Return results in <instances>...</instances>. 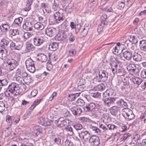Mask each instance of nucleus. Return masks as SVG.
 I'll return each instance as SVG.
<instances>
[{
	"mask_svg": "<svg viewBox=\"0 0 146 146\" xmlns=\"http://www.w3.org/2000/svg\"><path fill=\"white\" fill-rule=\"evenodd\" d=\"M7 90L10 92L9 95L13 97L22 94L21 89L15 82H12L9 85Z\"/></svg>",
	"mask_w": 146,
	"mask_h": 146,
	"instance_id": "1",
	"label": "nucleus"
},
{
	"mask_svg": "<svg viewBox=\"0 0 146 146\" xmlns=\"http://www.w3.org/2000/svg\"><path fill=\"white\" fill-rule=\"evenodd\" d=\"M110 64L112 71L114 74H117L118 76H121L123 75V70L120 67H118V64L116 62L111 61Z\"/></svg>",
	"mask_w": 146,
	"mask_h": 146,
	"instance_id": "2",
	"label": "nucleus"
},
{
	"mask_svg": "<svg viewBox=\"0 0 146 146\" xmlns=\"http://www.w3.org/2000/svg\"><path fill=\"white\" fill-rule=\"evenodd\" d=\"M25 65L27 70L29 72L33 73L35 71L34 61L31 58H28L25 61Z\"/></svg>",
	"mask_w": 146,
	"mask_h": 146,
	"instance_id": "3",
	"label": "nucleus"
},
{
	"mask_svg": "<svg viewBox=\"0 0 146 146\" xmlns=\"http://www.w3.org/2000/svg\"><path fill=\"white\" fill-rule=\"evenodd\" d=\"M70 104L69 108L73 115L78 116L81 113L82 110L80 108L74 105L72 102H70Z\"/></svg>",
	"mask_w": 146,
	"mask_h": 146,
	"instance_id": "4",
	"label": "nucleus"
},
{
	"mask_svg": "<svg viewBox=\"0 0 146 146\" xmlns=\"http://www.w3.org/2000/svg\"><path fill=\"white\" fill-rule=\"evenodd\" d=\"M6 63L8 68L11 70H13L15 68L18 64V62L13 59L7 60L6 61Z\"/></svg>",
	"mask_w": 146,
	"mask_h": 146,
	"instance_id": "5",
	"label": "nucleus"
},
{
	"mask_svg": "<svg viewBox=\"0 0 146 146\" xmlns=\"http://www.w3.org/2000/svg\"><path fill=\"white\" fill-rule=\"evenodd\" d=\"M123 114L125 118L129 120L133 119L135 117V115L132 111L129 109H124Z\"/></svg>",
	"mask_w": 146,
	"mask_h": 146,
	"instance_id": "6",
	"label": "nucleus"
},
{
	"mask_svg": "<svg viewBox=\"0 0 146 146\" xmlns=\"http://www.w3.org/2000/svg\"><path fill=\"white\" fill-rule=\"evenodd\" d=\"M44 41L43 37L40 35H37L33 39L34 44L37 46L41 45Z\"/></svg>",
	"mask_w": 146,
	"mask_h": 146,
	"instance_id": "7",
	"label": "nucleus"
},
{
	"mask_svg": "<svg viewBox=\"0 0 146 146\" xmlns=\"http://www.w3.org/2000/svg\"><path fill=\"white\" fill-rule=\"evenodd\" d=\"M21 75L23 78V80L26 84L29 85L32 82L31 76L30 75L28 74L26 72H23Z\"/></svg>",
	"mask_w": 146,
	"mask_h": 146,
	"instance_id": "8",
	"label": "nucleus"
},
{
	"mask_svg": "<svg viewBox=\"0 0 146 146\" xmlns=\"http://www.w3.org/2000/svg\"><path fill=\"white\" fill-rule=\"evenodd\" d=\"M127 69L133 75H137L139 72V69L134 64L129 65L127 67Z\"/></svg>",
	"mask_w": 146,
	"mask_h": 146,
	"instance_id": "9",
	"label": "nucleus"
},
{
	"mask_svg": "<svg viewBox=\"0 0 146 146\" xmlns=\"http://www.w3.org/2000/svg\"><path fill=\"white\" fill-rule=\"evenodd\" d=\"M89 140V142L93 146H97L100 144V139L98 136H92L90 138Z\"/></svg>",
	"mask_w": 146,
	"mask_h": 146,
	"instance_id": "10",
	"label": "nucleus"
},
{
	"mask_svg": "<svg viewBox=\"0 0 146 146\" xmlns=\"http://www.w3.org/2000/svg\"><path fill=\"white\" fill-rule=\"evenodd\" d=\"M54 16L55 22L57 23H60L64 20V17L62 14L58 11L55 12L54 14Z\"/></svg>",
	"mask_w": 146,
	"mask_h": 146,
	"instance_id": "11",
	"label": "nucleus"
},
{
	"mask_svg": "<svg viewBox=\"0 0 146 146\" xmlns=\"http://www.w3.org/2000/svg\"><path fill=\"white\" fill-rule=\"evenodd\" d=\"M107 15L105 14H103L100 17L101 23L100 25L98 28V31L100 32L103 29V27L106 25V20L107 18Z\"/></svg>",
	"mask_w": 146,
	"mask_h": 146,
	"instance_id": "12",
	"label": "nucleus"
},
{
	"mask_svg": "<svg viewBox=\"0 0 146 146\" xmlns=\"http://www.w3.org/2000/svg\"><path fill=\"white\" fill-rule=\"evenodd\" d=\"M78 134L81 138H82L85 141L88 140L90 137V133L87 131H82L81 132L79 133Z\"/></svg>",
	"mask_w": 146,
	"mask_h": 146,
	"instance_id": "13",
	"label": "nucleus"
},
{
	"mask_svg": "<svg viewBox=\"0 0 146 146\" xmlns=\"http://www.w3.org/2000/svg\"><path fill=\"white\" fill-rule=\"evenodd\" d=\"M23 71H21L19 68L17 69L15 72V76L16 80L18 82L21 83L22 82L23 78L22 77V73Z\"/></svg>",
	"mask_w": 146,
	"mask_h": 146,
	"instance_id": "14",
	"label": "nucleus"
},
{
	"mask_svg": "<svg viewBox=\"0 0 146 146\" xmlns=\"http://www.w3.org/2000/svg\"><path fill=\"white\" fill-rule=\"evenodd\" d=\"M99 76L102 79V81L106 82L107 80L108 74L107 72L104 70H102L98 72Z\"/></svg>",
	"mask_w": 146,
	"mask_h": 146,
	"instance_id": "15",
	"label": "nucleus"
},
{
	"mask_svg": "<svg viewBox=\"0 0 146 146\" xmlns=\"http://www.w3.org/2000/svg\"><path fill=\"white\" fill-rule=\"evenodd\" d=\"M96 107V105L94 103H90L89 104L86 105L83 108L84 111L86 112L89 111L93 110Z\"/></svg>",
	"mask_w": 146,
	"mask_h": 146,
	"instance_id": "16",
	"label": "nucleus"
},
{
	"mask_svg": "<svg viewBox=\"0 0 146 146\" xmlns=\"http://www.w3.org/2000/svg\"><path fill=\"white\" fill-rule=\"evenodd\" d=\"M123 54L124 57L128 60H131L133 57L132 52L131 51L126 50Z\"/></svg>",
	"mask_w": 146,
	"mask_h": 146,
	"instance_id": "17",
	"label": "nucleus"
},
{
	"mask_svg": "<svg viewBox=\"0 0 146 146\" xmlns=\"http://www.w3.org/2000/svg\"><path fill=\"white\" fill-rule=\"evenodd\" d=\"M62 119L60 118L59 119L58 121H57V125L59 127H63L64 126L67 125L69 123V120L67 119H65L63 120H61Z\"/></svg>",
	"mask_w": 146,
	"mask_h": 146,
	"instance_id": "18",
	"label": "nucleus"
},
{
	"mask_svg": "<svg viewBox=\"0 0 146 146\" xmlns=\"http://www.w3.org/2000/svg\"><path fill=\"white\" fill-rule=\"evenodd\" d=\"M110 111L111 113L113 115H116L120 112L119 108L115 106H112Z\"/></svg>",
	"mask_w": 146,
	"mask_h": 146,
	"instance_id": "19",
	"label": "nucleus"
},
{
	"mask_svg": "<svg viewBox=\"0 0 146 146\" xmlns=\"http://www.w3.org/2000/svg\"><path fill=\"white\" fill-rule=\"evenodd\" d=\"M23 29L27 31H31L33 30V26L31 22H27L23 25Z\"/></svg>",
	"mask_w": 146,
	"mask_h": 146,
	"instance_id": "20",
	"label": "nucleus"
},
{
	"mask_svg": "<svg viewBox=\"0 0 146 146\" xmlns=\"http://www.w3.org/2000/svg\"><path fill=\"white\" fill-rule=\"evenodd\" d=\"M117 99L116 98H114L112 97L109 98L107 99H105L104 100L105 104L110 107L112 104Z\"/></svg>",
	"mask_w": 146,
	"mask_h": 146,
	"instance_id": "21",
	"label": "nucleus"
},
{
	"mask_svg": "<svg viewBox=\"0 0 146 146\" xmlns=\"http://www.w3.org/2000/svg\"><path fill=\"white\" fill-rule=\"evenodd\" d=\"M0 29L2 32H6L9 29L10 26L7 23H3L0 25Z\"/></svg>",
	"mask_w": 146,
	"mask_h": 146,
	"instance_id": "22",
	"label": "nucleus"
},
{
	"mask_svg": "<svg viewBox=\"0 0 146 146\" xmlns=\"http://www.w3.org/2000/svg\"><path fill=\"white\" fill-rule=\"evenodd\" d=\"M55 31L54 29L49 28L46 29L45 33L47 36L51 37L55 35Z\"/></svg>",
	"mask_w": 146,
	"mask_h": 146,
	"instance_id": "23",
	"label": "nucleus"
},
{
	"mask_svg": "<svg viewBox=\"0 0 146 146\" xmlns=\"http://www.w3.org/2000/svg\"><path fill=\"white\" fill-rule=\"evenodd\" d=\"M139 47L140 49L144 52H146V40H142L139 41Z\"/></svg>",
	"mask_w": 146,
	"mask_h": 146,
	"instance_id": "24",
	"label": "nucleus"
},
{
	"mask_svg": "<svg viewBox=\"0 0 146 146\" xmlns=\"http://www.w3.org/2000/svg\"><path fill=\"white\" fill-rule=\"evenodd\" d=\"M58 48V44L56 42H53L49 45L48 49L54 51L55 50Z\"/></svg>",
	"mask_w": 146,
	"mask_h": 146,
	"instance_id": "25",
	"label": "nucleus"
},
{
	"mask_svg": "<svg viewBox=\"0 0 146 146\" xmlns=\"http://www.w3.org/2000/svg\"><path fill=\"white\" fill-rule=\"evenodd\" d=\"M131 80L135 84L139 86L142 82V80L140 78L137 77H133L131 79Z\"/></svg>",
	"mask_w": 146,
	"mask_h": 146,
	"instance_id": "26",
	"label": "nucleus"
},
{
	"mask_svg": "<svg viewBox=\"0 0 146 146\" xmlns=\"http://www.w3.org/2000/svg\"><path fill=\"white\" fill-rule=\"evenodd\" d=\"M8 40L5 39H2L1 40L0 42V46L3 48H6L9 43Z\"/></svg>",
	"mask_w": 146,
	"mask_h": 146,
	"instance_id": "27",
	"label": "nucleus"
},
{
	"mask_svg": "<svg viewBox=\"0 0 146 146\" xmlns=\"http://www.w3.org/2000/svg\"><path fill=\"white\" fill-rule=\"evenodd\" d=\"M47 59V57L43 54H40L38 55V59L42 62H45Z\"/></svg>",
	"mask_w": 146,
	"mask_h": 146,
	"instance_id": "28",
	"label": "nucleus"
},
{
	"mask_svg": "<svg viewBox=\"0 0 146 146\" xmlns=\"http://www.w3.org/2000/svg\"><path fill=\"white\" fill-rule=\"evenodd\" d=\"M133 60L137 62H140L141 61L142 59L141 55L138 53H135L134 55H133Z\"/></svg>",
	"mask_w": 146,
	"mask_h": 146,
	"instance_id": "29",
	"label": "nucleus"
},
{
	"mask_svg": "<svg viewBox=\"0 0 146 146\" xmlns=\"http://www.w3.org/2000/svg\"><path fill=\"white\" fill-rule=\"evenodd\" d=\"M26 49L29 52L33 50L35 48L33 45L29 42H26Z\"/></svg>",
	"mask_w": 146,
	"mask_h": 146,
	"instance_id": "30",
	"label": "nucleus"
},
{
	"mask_svg": "<svg viewBox=\"0 0 146 146\" xmlns=\"http://www.w3.org/2000/svg\"><path fill=\"white\" fill-rule=\"evenodd\" d=\"M102 119L105 123L108 122L110 120V118L109 117V114L107 113L103 114L102 115Z\"/></svg>",
	"mask_w": 146,
	"mask_h": 146,
	"instance_id": "31",
	"label": "nucleus"
},
{
	"mask_svg": "<svg viewBox=\"0 0 146 146\" xmlns=\"http://www.w3.org/2000/svg\"><path fill=\"white\" fill-rule=\"evenodd\" d=\"M34 27L35 29L40 30L43 29L44 28L43 24L39 22H38L35 24Z\"/></svg>",
	"mask_w": 146,
	"mask_h": 146,
	"instance_id": "32",
	"label": "nucleus"
},
{
	"mask_svg": "<svg viewBox=\"0 0 146 146\" xmlns=\"http://www.w3.org/2000/svg\"><path fill=\"white\" fill-rule=\"evenodd\" d=\"M42 99H39L35 100L33 104L31 105V109H33L35 108L42 101Z\"/></svg>",
	"mask_w": 146,
	"mask_h": 146,
	"instance_id": "33",
	"label": "nucleus"
},
{
	"mask_svg": "<svg viewBox=\"0 0 146 146\" xmlns=\"http://www.w3.org/2000/svg\"><path fill=\"white\" fill-rule=\"evenodd\" d=\"M26 3V6L27 7L25 10L29 11L31 9V5L32 3V0H24Z\"/></svg>",
	"mask_w": 146,
	"mask_h": 146,
	"instance_id": "34",
	"label": "nucleus"
},
{
	"mask_svg": "<svg viewBox=\"0 0 146 146\" xmlns=\"http://www.w3.org/2000/svg\"><path fill=\"white\" fill-rule=\"evenodd\" d=\"M128 40H129L130 42H131L132 44H136L138 42L137 39L135 38V37L132 35H130L129 36Z\"/></svg>",
	"mask_w": 146,
	"mask_h": 146,
	"instance_id": "35",
	"label": "nucleus"
},
{
	"mask_svg": "<svg viewBox=\"0 0 146 146\" xmlns=\"http://www.w3.org/2000/svg\"><path fill=\"white\" fill-rule=\"evenodd\" d=\"M105 88V86L104 84L101 83L99 85L96 86L95 88L97 90L100 91H102L104 90Z\"/></svg>",
	"mask_w": 146,
	"mask_h": 146,
	"instance_id": "36",
	"label": "nucleus"
},
{
	"mask_svg": "<svg viewBox=\"0 0 146 146\" xmlns=\"http://www.w3.org/2000/svg\"><path fill=\"white\" fill-rule=\"evenodd\" d=\"M6 121L8 123H10L11 125V123L14 120V117L13 116H10L9 115H7L6 116Z\"/></svg>",
	"mask_w": 146,
	"mask_h": 146,
	"instance_id": "37",
	"label": "nucleus"
},
{
	"mask_svg": "<svg viewBox=\"0 0 146 146\" xmlns=\"http://www.w3.org/2000/svg\"><path fill=\"white\" fill-rule=\"evenodd\" d=\"M34 129L35 130V133L36 135H38L42 132L41 127L39 126L36 125L35 126Z\"/></svg>",
	"mask_w": 146,
	"mask_h": 146,
	"instance_id": "38",
	"label": "nucleus"
},
{
	"mask_svg": "<svg viewBox=\"0 0 146 146\" xmlns=\"http://www.w3.org/2000/svg\"><path fill=\"white\" fill-rule=\"evenodd\" d=\"M23 18L21 17H19L15 19L13 23V25L16 24L18 25L21 24Z\"/></svg>",
	"mask_w": 146,
	"mask_h": 146,
	"instance_id": "39",
	"label": "nucleus"
},
{
	"mask_svg": "<svg viewBox=\"0 0 146 146\" xmlns=\"http://www.w3.org/2000/svg\"><path fill=\"white\" fill-rule=\"evenodd\" d=\"M90 128L92 129L95 133L99 134L100 133V131L99 129L96 127L92 126L91 125L90 127Z\"/></svg>",
	"mask_w": 146,
	"mask_h": 146,
	"instance_id": "40",
	"label": "nucleus"
},
{
	"mask_svg": "<svg viewBox=\"0 0 146 146\" xmlns=\"http://www.w3.org/2000/svg\"><path fill=\"white\" fill-rule=\"evenodd\" d=\"M84 104V100L81 99H78L76 101V104L77 106H82Z\"/></svg>",
	"mask_w": 146,
	"mask_h": 146,
	"instance_id": "41",
	"label": "nucleus"
},
{
	"mask_svg": "<svg viewBox=\"0 0 146 146\" xmlns=\"http://www.w3.org/2000/svg\"><path fill=\"white\" fill-rule=\"evenodd\" d=\"M61 113L64 117H67L69 115V112L66 109L64 108L61 110Z\"/></svg>",
	"mask_w": 146,
	"mask_h": 146,
	"instance_id": "42",
	"label": "nucleus"
},
{
	"mask_svg": "<svg viewBox=\"0 0 146 146\" xmlns=\"http://www.w3.org/2000/svg\"><path fill=\"white\" fill-rule=\"evenodd\" d=\"M7 56V54L3 50H1L0 51V58L4 60L5 59Z\"/></svg>",
	"mask_w": 146,
	"mask_h": 146,
	"instance_id": "43",
	"label": "nucleus"
},
{
	"mask_svg": "<svg viewBox=\"0 0 146 146\" xmlns=\"http://www.w3.org/2000/svg\"><path fill=\"white\" fill-rule=\"evenodd\" d=\"M10 48L12 50H19V49L18 48V46L16 45L15 43L13 42H12L10 43Z\"/></svg>",
	"mask_w": 146,
	"mask_h": 146,
	"instance_id": "44",
	"label": "nucleus"
},
{
	"mask_svg": "<svg viewBox=\"0 0 146 146\" xmlns=\"http://www.w3.org/2000/svg\"><path fill=\"white\" fill-rule=\"evenodd\" d=\"M117 46H115L113 49L112 50L114 54H120L123 50L122 49L120 50L117 49Z\"/></svg>",
	"mask_w": 146,
	"mask_h": 146,
	"instance_id": "45",
	"label": "nucleus"
},
{
	"mask_svg": "<svg viewBox=\"0 0 146 146\" xmlns=\"http://www.w3.org/2000/svg\"><path fill=\"white\" fill-rule=\"evenodd\" d=\"M68 52L69 55L71 56H74L76 53V50L74 49L69 50Z\"/></svg>",
	"mask_w": 146,
	"mask_h": 146,
	"instance_id": "46",
	"label": "nucleus"
},
{
	"mask_svg": "<svg viewBox=\"0 0 146 146\" xmlns=\"http://www.w3.org/2000/svg\"><path fill=\"white\" fill-rule=\"evenodd\" d=\"M108 95L110 96H114L115 95V93L114 91L111 89H110L107 90Z\"/></svg>",
	"mask_w": 146,
	"mask_h": 146,
	"instance_id": "47",
	"label": "nucleus"
},
{
	"mask_svg": "<svg viewBox=\"0 0 146 146\" xmlns=\"http://www.w3.org/2000/svg\"><path fill=\"white\" fill-rule=\"evenodd\" d=\"M5 109V105L2 101L0 102V112H3Z\"/></svg>",
	"mask_w": 146,
	"mask_h": 146,
	"instance_id": "48",
	"label": "nucleus"
},
{
	"mask_svg": "<svg viewBox=\"0 0 146 146\" xmlns=\"http://www.w3.org/2000/svg\"><path fill=\"white\" fill-rule=\"evenodd\" d=\"M131 134L130 133H126L124 134L123 136L120 138L119 141H123V140H126L128 137L130 136Z\"/></svg>",
	"mask_w": 146,
	"mask_h": 146,
	"instance_id": "49",
	"label": "nucleus"
},
{
	"mask_svg": "<svg viewBox=\"0 0 146 146\" xmlns=\"http://www.w3.org/2000/svg\"><path fill=\"white\" fill-rule=\"evenodd\" d=\"M99 127L102 129L104 131H106L108 129V125L102 123L99 124Z\"/></svg>",
	"mask_w": 146,
	"mask_h": 146,
	"instance_id": "50",
	"label": "nucleus"
},
{
	"mask_svg": "<svg viewBox=\"0 0 146 146\" xmlns=\"http://www.w3.org/2000/svg\"><path fill=\"white\" fill-rule=\"evenodd\" d=\"M93 80L95 82H100L101 81H102V80L100 76H99L98 74H97L96 75L93 79Z\"/></svg>",
	"mask_w": 146,
	"mask_h": 146,
	"instance_id": "51",
	"label": "nucleus"
},
{
	"mask_svg": "<svg viewBox=\"0 0 146 146\" xmlns=\"http://www.w3.org/2000/svg\"><path fill=\"white\" fill-rule=\"evenodd\" d=\"M125 4L123 2H119L117 5V8L119 9H123L125 6Z\"/></svg>",
	"mask_w": 146,
	"mask_h": 146,
	"instance_id": "52",
	"label": "nucleus"
},
{
	"mask_svg": "<svg viewBox=\"0 0 146 146\" xmlns=\"http://www.w3.org/2000/svg\"><path fill=\"white\" fill-rule=\"evenodd\" d=\"M40 119L41 122H42V124L44 126H46L49 125L48 124H47L46 118H44L43 117H41Z\"/></svg>",
	"mask_w": 146,
	"mask_h": 146,
	"instance_id": "53",
	"label": "nucleus"
},
{
	"mask_svg": "<svg viewBox=\"0 0 146 146\" xmlns=\"http://www.w3.org/2000/svg\"><path fill=\"white\" fill-rule=\"evenodd\" d=\"M33 35V34L28 32H25L23 35L24 38L26 39H28Z\"/></svg>",
	"mask_w": 146,
	"mask_h": 146,
	"instance_id": "54",
	"label": "nucleus"
},
{
	"mask_svg": "<svg viewBox=\"0 0 146 146\" xmlns=\"http://www.w3.org/2000/svg\"><path fill=\"white\" fill-rule=\"evenodd\" d=\"M61 33H58L55 36V39L58 40H64Z\"/></svg>",
	"mask_w": 146,
	"mask_h": 146,
	"instance_id": "55",
	"label": "nucleus"
},
{
	"mask_svg": "<svg viewBox=\"0 0 146 146\" xmlns=\"http://www.w3.org/2000/svg\"><path fill=\"white\" fill-rule=\"evenodd\" d=\"M74 127L76 130H80L82 128V125L79 123H76L74 125Z\"/></svg>",
	"mask_w": 146,
	"mask_h": 146,
	"instance_id": "56",
	"label": "nucleus"
},
{
	"mask_svg": "<svg viewBox=\"0 0 146 146\" xmlns=\"http://www.w3.org/2000/svg\"><path fill=\"white\" fill-rule=\"evenodd\" d=\"M79 81L78 83V85L80 86H83L86 83L85 80L83 79H79Z\"/></svg>",
	"mask_w": 146,
	"mask_h": 146,
	"instance_id": "57",
	"label": "nucleus"
},
{
	"mask_svg": "<svg viewBox=\"0 0 146 146\" xmlns=\"http://www.w3.org/2000/svg\"><path fill=\"white\" fill-rule=\"evenodd\" d=\"M120 131L121 132H123L126 131L127 128V127L125 125H123L120 126Z\"/></svg>",
	"mask_w": 146,
	"mask_h": 146,
	"instance_id": "58",
	"label": "nucleus"
},
{
	"mask_svg": "<svg viewBox=\"0 0 146 146\" xmlns=\"http://www.w3.org/2000/svg\"><path fill=\"white\" fill-rule=\"evenodd\" d=\"M79 119L83 123H86L89 120V119L86 117H81Z\"/></svg>",
	"mask_w": 146,
	"mask_h": 146,
	"instance_id": "59",
	"label": "nucleus"
},
{
	"mask_svg": "<svg viewBox=\"0 0 146 146\" xmlns=\"http://www.w3.org/2000/svg\"><path fill=\"white\" fill-rule=\"evenodd\" d=\"M19 34V31L17 29H13L11 32V35L13 36H15Z\"/></svg>",
	"mask_w": 146,
	"mask_h": 146,
	"instance_id": "60",
	"label": "nucleus"
},
{
	"mask_svg": "<svg viewBox=\"0 0 146 146\" xmlns=\"http://www.w3.org/2000/svg\"><path fill=\"white\" fill-rule=\"evenodd\" d=\"M92 96L94 98H99L100 96V93L98 92H96L92 93Z\"/></svg>",
	"mask_w": 146,
	"mask_h": 146,
	"instance_id": "61",
	"label": "nucleus"
},
{
	"mask_svg": "<svg viewBox=\"0 0 146 146\" xmlns=\"http://www.w3.org/2000/svg\"><path fill=\"white\" fill-rule=\"evenodd\" d=\"M66 146H72V143L68 139H67L65 142Z\"/></svg>",
	"mask_w": 146,
	"mask_h": 146,
	"instance_id": "62",
	"label": "nucleus"
},
{
	"mask_svg": "<svg viewBox=\"0 0 146 146\" xmlns=\"http://www.w3.org/2000/svg\"><path fill=\"white\" fill-rule=\"evenodd\" d=\"M141 75L142 78H146V69H144L141 71Z\"/></svg>",
	"mask_w": 146,
	"mask_h": 146,
	"instance_id": "63",
	"label": "nucleus"
},
{
	"mask_svg": "<svg viewBox=\"0 0 146 146\" xmlns=\"http://www.w3.org/2000/svg\"><path fill=\"white\" fill-rule=\"evenodd\" d=\"M61 34L62 35V37L64 40L66 38L68 35V32L66 31L62 32Z\"/></svg>",
	"mask_w": 146,
	"mask_h": 146,
	"instance_id": "64",
	"label": "nucleus"
}]
</instances>
